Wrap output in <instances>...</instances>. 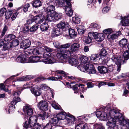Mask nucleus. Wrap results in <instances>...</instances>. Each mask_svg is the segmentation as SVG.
Masks as SVG:
<instances>
[{"label":"nucleus","mask_w":129,"mask_h":129,"mask_svg":"<svg viewBox=\"0 0 129 129\" xmlns=\"http://www.w3.org/2000/svg\"><path fill=\"white\" fill-rule=\"evenodd\" d=\"M109 115V120L107 123L108 129H119L116 124V120L121 117V114L117 110L113 109L110 110Z\"/></svg>","instance_id":"nucleus-1"},{"label":"nucleus","mask_w":129,"mask_h":129,"mask_svg":"<svg viewBox=\"0 0 129 129\" xmlns=\"http://www.w3.org/2000/svg\"><path fill=\"white\" fill-rule=\"evenodd\" d=\"M79 48V44L78 43H75L71 45L70 50H64V53H57L56 56L60 59H65L67 58L68 56H70L74 52L78 51Z\"/></svg>","instance_id":"nucleus-2"},{"label":"nucleus","mask_w":129,"mask_h":129,"mask_svg":"<svg viewBox=\"0 0 129 129\" xmlns=\"http://www.w3.org/2000/svg\"><path fill=\"white\" fill-rule=\"evenodd\" d=\"M37 119L36 116H31L29 118L28 122L26 120L25 121L24 123L23 124L24 129H27L29 128H30L32 129L34 128L37 122Z\"/></svg>","instance_id":"nucleus-3"},{"label":"nucleus","mask_w":129,"mask_h":129,"mask_svg":"<svg viewBox=\"0 0 129 129\" xmlns=\"http://www.w3.org/2000/svg\"><path fill=\"white\" fill-rule=\"evenodd\" d=\"M78 68L80 69L82 71L85 72L86 71L89 74H93L96 73V71L93 65L90 63L86 64L85 65L80 64Z\"/></svg>","instance_id":"nucleus-4"},{"label":"nucleus","mask_w":129,"mask_h":129,"mask_svg":"<svg viewBox=\"0 0 129 129\" xmlns=\"http://www.w3.org/2000/svg\"><path fill=\"white\" fill-rule=\"evenodd\" d=\"M111 59L112 61L117 65V71L119 72L121 70V65L124 62V58L123 56L118 57L116 55H113Z\"/></svg>","instance_id":"nucleus-5"},{"label":"nucleus","mask_w":129,"mask_h":129,"mask_svg":"<svg viewBox=\"0 0 129 129\" xmlns=\"http://www.w3.org/2000/svg\"><path fill=\"white\" fill-rule=\"evenodd\" d=\"M55 3L56 2L51 1L47 3L49 6L46 8V13H54L55 12Z\"/></svg>","instance_id":"nucleus-6"},{"label":"nucleus","mask_w":129,"mask_h":129,"mask_svg":"<svg viewBox=\"0 0 129 129\" xmlns=\"http://www.w3.org/2000/svg\"><path fill=\"white\" fill-rule=\"evenodd\" d=\"M96 116L98 118H99L102 120L105 121L108 120L109 121V117L108 116V115L105 112L103 111H98L96 113Z\"/></svg>","instance_id":"nucleus-7"},{"label":"nucleus","mask_w":129,"mask_h":129,"mask_svg":"<svg viewBox=\"0 0 129 129\" xmlns=\"http://www.w3.org/2000/svg\"><path fill=\"white\" fill-rule=\"evenodd\" d=\"M57 27L59 28L61 30L67 31L70 27L69 24L64 21H61L60 23L57 25Z\"/></svg>","instance_id":"nucleus-8"},{"label":"nucleus","mask_w":129,"mask_h":129,"mask_svg":"<svg viewBox=\"0 0 129 129\" xmlns=\"http://www.w3.org/2000/svg\"><path fill=\"white\" fill-rule=\"evenodd\" d=\"M21 101L20 98L19 97H16L14 98L12 101L11 102V105L9 107V113L10 112L14 110L15 109V107L14 106L17 102Z\"/></svg>","instance_id":"nucleus-9"},{"label":"nucleus","mask_w":129,"mask_h":129,"mask_svg":"<svg viewBox=\"0 0 129 129\" xmlns=\"http://www.w3.org/2000/svg\"><path fill=\"white\" fill-rule=\"evenodd\" d=\"M38 106L40 110H42L46 111L48 110V103L45 101H40L38 103Z\"/></svg>","instance_id":"nucleus-10"},{"label":"nucleus","mask_w":129,"mask_h":129,"mask_svg":"<svg viewBox=\"0 0 129 129\" xmlns=\"http://www.w3.org/2000/svg\"><path fill=\"white\" fill-rule=\"evenodd\" d=\"M53 44L55 47L56 48H57L59 49L60 50V53H64V50H66L64 49V50H62V48L66 49L69 48L70 46V44H69L67 43L65 44L64 45H61V46H59L58 45H55V44H56V43L55 42L53 43Z\"/></svg>","instance_id":"nucleus-11"},{"label":"nucleus","mask_w":129,"mask_h":129,"mask_svg":"<svg viewBox=\"0 0 129 129\" xmlns=\"http://www.w3.org/2000/svg\"><path fill=\"white\" fill-rule=\"evenodd\" d=\"M31 43L29 40L26 39L23 40L21 44V47L24 49L28 48L30 46Z\"/></svg>","instance_id":"nucleus-12"},{"label":"nucleus","mask_w":129,"mask_h":129,"mask_svg":"<svg viewBox=\"0 0 129 129\" xmlns=\"http://www.w3.org/2000/svg\"><path fill=\"white\" fill-rule=\"evenodd\" d=\"M66 118L67 121L68 125H70L74 123L75 118L73 115L68 113V116Z\"/></svg>","instance_id":"nucleus-13"},{"label":"nucleus","mask_w":129,"mask_h":129,"mask_svg":"<svg viewBox=\"0 0 129 129\" xmlns=\"http://www.w3.org/2000/svg\"><path fill=\"white\" fill-rule=\"evenodd\" d=\"M27 59L26 56L24 54H21L16 59V61L18 62L24 63L25 62Z\"/></svg>","instance_id":"nucleus-14"},{"label":"nucleus","mask_w":129,"mask_h":129,"mask_svg":"<svg viewBox=\"0 0 129 129\" xmlns=\"http://www.w3.org/2000/svg\"><path fill=\"white\" fill-rule=\"evenodd\" d=\"M44 16L41 15L35 16L33 18L34 21L37 24L41 23L44 20Z\"/></svg>","instance_id":"nucleus-15"},{"label":"nucleus","mask_w":129,"mask_h":129,"mask_svg":"<svg viewBox=\"0 0 129 129\" xmlns=\"http://www.w3.org/2000/svg\"><path fill=\"white\" fill-rule=\"evenodd\" d=\"M23 110L24 112L26 113L29 116L32 115L33 112V109L30 107L26 106L23 107Z\"/></svg>","instance_id":"nucleus-16"},{"label":"nucleus","mask_w":129,"mask_h":129,"mask_svg":"<svg viewBox=\"0 0 129 129\" xmlns=\"http://www.w3.org/2000/svg\"><path fill=\"white\" fill-rule=\"evenodd\" d=\"M107 51L104 48H103L101 51L99 56H101L100 57L101 58V61L103 62H105L106 61L105 60L106 57L105 56L107 54Z\"/></svg>","instance_id":"nucleus-17"},{"label":"nucleus","mask_w":129,"mask_h":129,"mask_svg":"<svg viewBox=\"0 0 129 129\" xmlns=\"http://www.w3.org/2000/svg\"><path fill=\"white\" fill-rule=\"evenodd\" d=\"M31 4L33 7L37 8L42 6V3L40 0H34Z\"/></svg>","instance_id":"nucleus-18"},{"label":"nucleus","mask_w":129,"mask_h":129,"mask_svg":"<svg viewBox=\"0 0 129 129\" xmlns=\"http://www.w3.org/2000/svg\"><path fill=\"white\" fill-rule=\"evenodd\" d=\"M68 116V113L64 112H61L56 115V116L59 120L64 119Z\"/></svg>","instance_id":"nucleus-19"},{"label":"nucleus","mask_w":129,"mask_h":129,"mask_svg":"<svg viewBox=\"0 0 129 129\" xmlns=\"http://www.w3.org/2000/svg\"><path fill=\"white\" fill-rule=\"evenodd\" d=\"M98 69L99 72L101 74H105L108 72V68L103 66H98Z\"/></svg>","instance_id":"nucleus-20"},{"label":"nucleus","mask_w":129,"mask_h":129,"mask_svg":"<svg viewBox=\"0 0 129 129\" xmlns=\"http://www.w3.org/2000/svg\"><path fill=\"white\" fill-rule=\"evenodd\" d=\"M119 122V123L120 125L124 126L126 124H127L128 122L124 118L122 115L121 117H120L116 120V122Z\"/></svg>","instance_id":"nucleus-21"},{"label":"nucleus","mask_w":129,"mask_h":129,"mask_svg":"<svg viewBox=\"0 0 129 129\" xmlns=\"http://www.w3.org/2000/svg\"><path fill=\"white\" fill-rule=\"evenodd\" d=\"M62 31L57 27L56 28L53 27V28L52 33L53 34L54 36H57L60 35L62 33Z\"/></svg>","instance_id":"nucleus-22"},{"label":"nucleus","mask_w":129,"mask_h":129,"mask_svg":"<svg viewBox=\"0 0 129 129\" xmlns=\"http://www.w3.org/2000/svg\"><path fill=\"white\" fill-rule=\"evenodd\" d=\"M69 63L73 66H76L79 63L78 61L75 58H71L69 60Z\"/></svg>","instance_id":"nucleus-23"},{"label":"nucleus","mask_w":129,"mask_h":129,"mask_svg":"<svg viewBox=\"0 0 129 129\" xmlns=\"http://www.w3.org/2000/svg\"><path fill=\"white\" fill-rule=\"evenodd\" d=\"M43 62L45 63H52L55 62V59L51 57L47 58L46 59H43Z\"/></svg>","instance_id":"nucleus-24"},{"label":"nucleus","mask_w":129,"mask_h":129,"mask_svg":"<svg viewBox=\"0 0 129 129\" xmlns=\"http://www.w3.org/2000/svg\"><path fill=\"white\" fill-rule=\"evenodd\" d=\"M15 36L13 34L7 35L5 36L4 40L5 41H10L15 39Z\"/></svg>","instance_id":"nucleus-25"},{"label":"nucleus","mask_w":129,"mask_h":129,"mask_svg":"<svg viewBox=\"0 0 129 129\" xmlns=\"http://www.w3.org/2000/svg\"><path fill=\"white\" fill-rule=\"evenodd\" d=\"M54 13H49L46 16V19L50 21L54 22Z\"/></svg>","instance_id":"nucleus-26"},{"label":"nucleus","mask_w":129,"mask_h":129,"mask_svg":"<svg viewBox=\"0 0 129 129\" xmlns=\"http://www.w3.org/2000/svg\"><path fill=\"white\" fill-rule=\"evenodd\" d=\"M104 35L102 33L98 34L96 33L95 39H96L99 42H101L103 41L104 38Z\"/></svg>","instance_id":"nucleus-27"},{"label":"nucleus","mask_w":129,"mask_h":129,"mask_svg":"<svg viewBox=\"0 0 129 129\" xmlns=\"http://www.w3.org/2000/svg\"><path fill=\"white\" fill-rule=\"evenodd\" d=\"M68 32L69 33V35L71 38H74L77 35V33L75 32L74 30L70 28L68 30Z\"/></svg>","instance_id":"nucleus-28"},{"label":"nucleus","mask_w":129,"mask_h":129,"mask_svg":"<svg viewBox=\"0 0 129 129\" xmlns=\"http://www.w3.org/2000/svg\"><path fill=\"white\" fill-rule=\"evenodd\" d=\"M30 7V5L28 3H27L24 5H23L21 7L18 8L17 10H19L21 9L24 12H25L28 11V8Z\"/></svg>","instance_id":"nucleus-29"},{"label":"nucleus","mask_w":129,"mask_h":129,"mask_svg":"<svg viewBox=\"0 0 129 129\" xmlns=\"http://www.w3.org/2000/svg\"><path fill=\"white\" fill-rule=\"evenodd\" d=\"M87 126L84 123H80L77 124L75 127V129H87Z\"/></svg>","instance_id":"nucleus-30"},{"label":"nucleus","mask_w":129,"mask_h":129,"mask_svg":"<svg viewBox=\"0 0 129 129\" xmlns=\"http://www.w3.org/2000/svg\"><path fill=\"white\" fill-rule=\"evenodd\" d=\"M32 92L36 96H39L41 94L40 89L39 88H34Z\"/></svg>","instance_id":"nucleus-31"},{"label":"nucleus","mask_w":129,"mask_h":129,"mask_svg":"<svg viewBox=\"0 0 129 129\" xmlns=\"http://www.w3.org/2000/svg\"><path fill=\"white\" fill-rule=\"evenodd\" d=\"M67 15L69 17H71L73 15V11L72 8H67L66 9H64Z\"/></svg>","instance_id":"nucleus-32"},{"label":"nucleus","mask_w":129,"mask_h":129,"mask_svg":"<svg viewBox=\"0 0 129 129\" xmlns=\"http://www.w3.org/2000/svg\"><path fill=\"white\" fill-rule=\"evenodd\" d=\"M39 117L42 118V119H45L47 118L49 116V114L45 112H43L41 113L38 114Z\"/></svg>","instance_id":"nucleus-33"},{"label":"nucleus","mask_w":129,"mask_h":129,"mask_svg":"<svg viewBox=\"0 0 129 129\" xmlns=\"http://www.w3.org/2000/svg\"><path fill=\"white\" fill-rule=\"evenodd\" d=\"M19 44V42L17 40H13L10 43V48L18 46Z\"/></svg>","instance_id":"nucleus-34"},{"label":"nucleus","mask_w":129,"mask_h":129,"mask_svg":"<svg viewBox=\"0 0 129 129\" xmlns=\"http://www.w3.org/2000/svg\"><path fill=\"white\" fill-rule=\"evenodd\" d=\"M120 23H121L122 26H126L129 25V20L124 18L122 19V20H121Z\"/></svg>","instance_id":"nucleus-35"},{"label":"nucleus","mask_w":129,"mask_h":129,"mask_svg":"<svg viewBox=\"0 0 129 129\" xmlns=\"http://www.w3.org/2000/svg\"><path fill=\"white\" fill-rule=\"evenodd\" d=\"M48 24L46 23H44L41 25V29L42 31H46L48 29Z\"/></svg>","instance_id":"nucleus-36"},{"label":"nucleus","mask_w":129,"mask_h":129,"mask_svg":"<svg viewBox=\"0 0 129 129\" xmlns=\"http://www.w3.org/2000/svg\"><path fill=\"white\" fill-rule=\"evenodd\" d=\"M13 12V11L12 10H8L5 13V16L6 19H8L11 17Z\"/></svg>","instance_id":"nucleus-37"},{"label":"nucleus","mask_w":129,"mask_h":129,"mask_svg":"<svg viewBox=\"0 0 129 129\" xmlns=\"http://www.w3.org/2000/svg\"><path fill=\"white\" fill-rule=\"evenodd\" d=\"M101 57L99 56V55L95 54H93L91 55L90 57V59L92 60H101V58L100 57Z\"/></svg>","instance_id":"nucleus-38"},{"label":"nucleus","mask_w":129,"mask_h":129,"mask_svg":"<svg viewBox=\"0 0 129 129\" xmlns=\"http://www.w3.org/2000/svg\"><path fill=\"white\" fill-rule=\"evenodd\" d=\"M84 27L82 25L78 26L77 27V30L78 33L80 34H84Z\"/></svg>","instance_id":"nucleus-39"},{"label":"nucleus","mask_w":129,"mask_h":129,"mask_svg":"<svg viewBox=\"0 0 129 129\" xmlns=\"http://www.w3.org/2000/svg\"><path fill=\"white\" fill-rule=\"evenodd\" d=\"M54 22H56L60 19L62 17V14L61 13L58 14L54 13Z\"/></svg>","instance_id":"nucleus-40"},{"label":"nucleus","mask_w":129,"mask_h":129,"mask_svg":"<svg viewBox=\"0 0 129 129\" xmlns=\"http://www.w3.org/2000/svg\"><path fill=\"white\" fill-rule=\"evenodd\" d=\"M29 27L27 26L24 25L21 28V31L24 33L28 32L29 30Z\"/></svg>","instance_id":"nucleus-41"},{"label":"nucleus","mask_w":129,"mask_h":129,"mask_svg":"<svg viewBox=\"0 0 129 129\" xmlns=\"http://www.w3.org/2000/svg\"><path fill=\"white\" fill-rule=\"evenodd\" d=\"M88 60V58L84 56H82L80 58V61H81L82 64H84L87 63Z\"/></svg>","instance_id":"nucleus-42"},{"label":"nucleus","mask_w":129,"mask_h":129,"mask_svg":"<svg viewBox=\"0 0 129 129\" xmlns=\"http://www.w3.org/2000/svg\"><path fill=\"white\" fill-rule=\"evenodd\" d=\"M127 40L125 39H123L121 40L119 42V44L121 47L125 46L127 44Z\"/></svg>","instance_id":"nucleus-43"},{"label":"nucleus","mask_w":129,"mask_h":129,"mask_svg":"<svg viewBox=\"0 0 129 129\" xmlns=\"http://www.w3.org/2000/svg\"><path fill=\"white\" fill-rule=\"evenodd\" d=\"M121 34V32L119 31L118 32L116 33V34H113L112 35H110V38L112 40H114L117 38L118 36H120Z\"/></svg>","instance_id":"nucleus-44"},{"label":"nucleus","mask_w":129,"mask_h":129,"mask_svg":"<svg viewBox=\"0 0 129 129\" xmlns=\"http://www.w3.org/2000/svg\"><path fill=\"white\" fill-rule=\"evenodd\" d=\"M59 120L58 119L56 116V117H54V118H52L50 120V123H52L53 124L55 125L57 124Z\"/></svg>","instance_id":"nucleus-45"},{"label":"nucleus","mask_w":129,"mask_h":129,"mask_svg":"<svg viewBox=\"0 0 129 129\" xmlns=\"http://www.w3.org/2000/svg\"><path fill=\"white\" fill-rule=\"evenodd\" d=\"M78 84H76L75 85H73V89L74 91V93H78L80 88H78Z\"/></svg>","instance_id":"nucleus-46"},{"label":"nucleus","mask_w":129,"mask_h":129,"mask_svg":"<svg viewBox=\"0 0 129 129\" xmlns=\"http://www.w3.org/2000/svg\"><path fill=\"white\" fill-rule=\"evenodd\" d=\"M70 1L71 0L69 1L65 0V2H66L67 5L64 6V9H66L67 8H70H70H72V5L70 3Z\"/></svg>","instance_id":"nucleus-47"},{"label":"nucleus","mask_w":129,"mask_h":129,"mask_svg":"<svg viewBox=\"0 0 129 129\" xmlns=\"http://www.w3.org/2000/svg\"><path fill=\"white\" fill-rule=\"evenodd\" d=\"M90 27L94 29H98L100 28V26L98 24L95 23H91L90 26Z\"/></svg>","instance_id":"nucleus-48"},{"label":"nucleus","mask_w":129,"mask_h":129,"mask_svg":"<svg viewBox=\"0 0 129 129\" xmlns=\"http://www.w3.org/2000/svg\"><path fill=\"white\" fill-rule=\"evenodd\" d=\"M96 33V32H89L88 34V37L92 39L93 38L95 39Z\"/></svg>","instance_id":"nucleus-49"},{"label":"nucleus","mask_w":129,"mask_h":129,"mask_svg":"<svg viewBox=\"0 0 129 129\" xmlns=\"http://www.w3.org/2000/svg\"><path fill=\"white\" fill-rule=\"evenodd\" d=\"M43 126L41 124L37 123L32 129H43Z\"/></svg>","instance_id":"nucleus-50"},{"label":"nucleus","mask_w":129,"mask_h":129,"mask_svg":"<svg viewBox=\"0 0 129 129\" xmlns=\"http://www.w3.org/2000/svg\"><path fill=\"white\" fill-rule=\"evenodd\" d=\"M125 60H127L129 58V51H126L123 54V56H122Z\"/></svg>","instance_id":"nucleus-51"},{"label":"nucleus","mask_w":129,"mask_h":129,"mask_svg":"<svg viewBox=\"0 0 129 129\" xmlns=\"http://www.w3.org/2000/svg\"><path fill=\"white\" fill-rule=\"evenodd\" d=\"M38 25L37 24L34 25L29 28V30L30 32L35 31L38 29Z\"/></svg>","instance_id":"nucleus-52"},{"label":"nucleus","mask_w":129,"mask_h":129,"mask_svg":"<svg viewBox=\"0 0 129 129\" xmlns=\"http://www.w3.org/2000/svg\"><path fill=\"white\" fill-rule=\"evenodd\" d=\"M72 21L73 23L76 24H78L80 22V20L78 17H73Z\"/></svg>","instance_id":"nucleus-53"},{"label":"nucleus","mask_w":129,"mask_h":129,"mask_svg":"<svg viewBox=\"0 0 129 129\" xmlns=\"http://www.w3.org/2000/svg\"><path fill=\"white\" fill-rule=\"evenodd\" d=\"M6 9L5 8H3L0 10V17L3 16L4 13L6 12Z\"/></svg>","instance_id":"nucleus-54"},{"label":"nucleus","mask_w":129,"mask_h":129,"mask_svg":"<svg viewBox=\"0 0 129 129\" xmlns=\"http://www.w3.org/2000/svg\"><path fill=\"white\" fill-rule=\"evenodd\" d=\"M112 32V30L111 28L106 29L103 30V33L107 35H109V34H111Z\"/></svg>","instance_id":"nucleus-55"},{"label":"nucleus","mask_w":129,"mask_h":129,"mask_svg":"<svg viewBox=\"0 0 129 129\" xmlns=\"http://www.w3.org/2000/svg\"><path fill=\"white\" fill-rule=\"evenodd\" d=\"M94 129H105V127L101 125L96 124L94 125Z\"/></svg>","instance_id":"nucleus-56"},{"label":"nucleus","mask_w":129,"mask_h":129,"mask_svg":"<svg viewBox=\"0 0 129 129\" xmlns=\"http://www.w3.org/2000/svg\"><path fill=\"white\" fill-rule=\"evenodd\" d=\"M110 9V7L106 6L103 8L102 12L103 13H105L108 12Z\"/></svg>","instance_id":"nucleus-57"},{"label":"nucleus","mask_w":129,"mask_h":129,"mask_svg":"<svg viewBox=\"0 0 129 129\" xmlns=\"http://www.w3.org/2000/svg\"><path fill=\"white\" fill-rule=\"evenodd\" d=\"M52 126L50 123H48L44 127L43 126V129H51Z\"/></svg>","instance_id":"nucleus-58"},{"label":"nucleus","mask_w":129,"mask_h":129,"mask_svg":"<svg viewBox=\"0 0 129 129\" xmlns=\"http://www.w3.org/2000/svg\"><path fill=\"white\" fill-rule=\"evenodd\" d=\"M53 2H56V3L59 5H63L65 3V0H53Z\"/></svg>","instance_id":"nucleus-59"},{"label":"nucleus","mask_w":129,"mask_h":129,"mask_svg":"<svg viewBox=\"0 0 129 129\" xmlns=\"http://www.w3.org/2000/svg\"><path fill=\"white\" fill-rule=\"evenodd\" d=\"M32 53L34 55L39 54L38 47H37L34 49L32 51Z\"/></svg>","instance_id":"nucleus-60"},{"label":"nucleus","mask_w":129,"mask_h":129,"mask_svg":"<svg viewBox=\"0 0 129 129\" xmlns=\"http://www.w3.org/2000/svg\"><path fill=\"white\" fill-rule=\"evenodd\" d=\"M92 39L88 37L86 38L84 40L85 43L87 44H89L91 42Z\"/></svg>","instance_id":"nucleus-61"},{"label":"nucleus","mask_w":129,"mask_h":129,"mask_svg":"<svg viewBox=\"0 0 129 129\" xmlns=\"http://www.w3.org/2000/svg\"><path fill=\"white\" fill-rule=\"evenodd\" d=\"M44 49L46 51L49 53L52 52L53 51V49L47 46L45 47Z\"/></svg>","instance_id":"nucleus-62"},{"label":"nucleus","mask_w":129,"mask_h":129,"mask_svg":"<svg viewBox=\"0 0 129 129\" xmlns=\"http://www.w3.org/2000/svg\"><path fill=\"white\" fill-rule=\"evenodd\" d=\"M107 85V83L106 82H104L103 81H101L99 83L98 86L99 88L102 86Z\"/></svg>","instance_id":"nucleus-63"},{"label":"nucleus","mask_w":129,"mask_h":129,"mask_svg":"<svg viewBox=\"0 0 129 129\" xmlns=\"http://www.w3.org/2000/svg\"><path fill=\"white\" fill-rule=\"evenodd\" d=\"M39 54H41L44 51V49L41 47H38Z\"/></svg>","instance_id":"nucleus-64"}]
</instances>
